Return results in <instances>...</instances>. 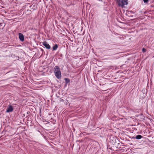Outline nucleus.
I'll return each mask as SVG.
<instances>
[{"mask_svg": "<svg viewBox=\"0 0 154 154\" xmlns=\"http://www.w3.org/2000/svg\"><path fill=\"white\" fill-rule=\"evenodd\" d=\"M54 72L56 78L59 79L61 78V71L59 67L57 66H56L54 68Z\"/></svg>", "mask_w": 154, "mask_h": 154, "instance_id": "1", "label": "nucleus"}, {"mask_svg": "<svg viewBox=\"0 0 154 154\" xmlns=\"http://www.w3.org/2000/svg\"><path fill=\"white\" fill-rule=\"evenodd\" d=\"M128 0H117V2L119 6L122 7L128 4Z\"/></svg>", "mask_w": 154, "mask_h": 154, "instance_id": "2", "label": "nucleus"}, {"mask_svg": "<svg viewBox=\"0 0 154 154\" xmlns=\"http://www.w3.org/2000/svg\"><path fill=\"white\" fill-rule=\"evenodd\" d=\"M42 44L47 49H50L51 48L50 45L46 42H43Z\"/></svg>", "mask_w": 154, "mask_h": 154, "instance_id": "3", "label": "nucleus"}, {"mask_svg": "<svg viewBox=\"0 0 154 154\" xmlns=\"http://www.w3.org/2000/svg\"><path fill=\"white\" fill-rule=\"evenodd\" d=\"M13 110V107L12 106L9 105L7 109L6 112H8L12 111Z\"/></svg>", "mask_w": 154, "mask_h": 154, "instance_id": "4", "label": "nucleus"}, {"mask_svg": "<svg viewBox=\"0 0 154 154\" xmlns=\"http://www.w3.org/2000/svg\"><path fill=\"white\" fill-rule=\"evenodd\" d=\"M58 48V46L57 44H56L53 47V50H56Z\"/></svg>", "mask_w": 154, "mask_h": 154, "instance_id": "5", "label": "nucleus"}, {"mask_svg": "<svg viewBox=\"0 0 154 154\" xmlns=\"http://www.w3.org/2000/svg\"><path fill=\"white\" fill-rule=\"evenodd\" d=\"M142 137V136L141 135H138L136 136L135 137V138L137 139H140Z\"/></svg>", "mask_w": 154, "mask_h": 154, "instance_id": "6", "label": "nucleus"}, {"mask_svg": "<svg viewBox=\"0 0 154 154\" xmlns=\"http://www.w3.org/2000/svg\"><path fill=\"white\" fill-rule=\"evenodd\" d=\"M20 38H24L23 35L21 33H20Z\"/></svg>", "mask_w": 154, "mask_h": 154, "instance_id": "7", "label": "nucleus"}, {"mask_svg": "<svg viewBox=\"0 0 154 154\" xmlns=\"http://www.w3.org/2000/svg\"><path fill=\"white\" fill-rule=\"evenodd\" d=\"M142 51L143 52H146V50L144 48H143L142 49Z\"/></svg>", "mask_w": 154, "mask_h": 154, "instance_id": "8", "label": "nucleus"}, {"mask_svg": "<svg viewBox=\"0 0 154 154\" xmlns=\"http://www.w3.org/2000/svg\"><path fill=\"white\" fill-rule=\"evenodd\" d=\"M143 1L145 3L147 2L148 1V0H143Z\"/></svg>", "mask_w": 154, "mask_h": 154, "instance_id": "9", "label": "nucleus"}, {"mask_svg": "<svg viewBox=\"0 0 154 154\" xmlns=\"http://www.w3.org/2000/svg\"><path fill=\"white\" fill-rule=\"evenodd\" d=\"M65 81H68V82H69V80L68 79H65Z\"/></svg>", "mask_w": 154, "mask_h": 154, "instance_id": "10", "label": "nucleus"}, {"mask_svg": "<svg viewBox=\"0 0 154 154\" xmlns=\"http://www.w3.org/2000/svg\"><path fill=\"white\" fill-rule=\"evenodd\" d=\"M24 39H20V40L22 42H23L24 41Z\"/></svg>", "mask_w": 154, "mask_h": 154, "instance_id": "11", "label": "nucleus"}, {"mask_svg": "<svg viewBox=\"0 0 154 154\" xmlns=\"http://www.w3.org/2000/svg\"><path fill=\"white\" fill-rule=\"evenodd\" d=\"M18 35H19V33H18Z\"/></svg>", "mask_w": 154, "mask_h": 154, "instance_id": "12", "label": "nucleus"}, {"mask_svg": "<svg viewBox=\"0 0 154 154\" xmlns=\"http://www.w3.org/2000/svg\"><path fill=\"white\" fill-rule=\"evenodd\" d=\"M66 82H68V81H66Z\"/></svg>", "mask_w": 154, "mask_h": 154, "instance_id": "13", "label": "nucleus"}]
</instances>
